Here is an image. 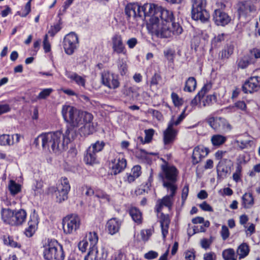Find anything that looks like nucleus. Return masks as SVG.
Instances as JSON below:
<instances>
[{"label": "nucleus", "mask_w": 260, "mask_h": 260, "mask_svg": "<svg viewBox=\"0 0 260 260\" xmlns=\"http://www.w3.org/2000/svg\"><path fill=\"white\" fill-rule=\"evenodd\" d=\"M39 218L35 210L30 214L28 222V227L25 229L24 234L27 237H32L38 229Z\"/></svg>", "instance_id": "aec40b11"}, {"label": "nucleus", "mask_w": 260, "mask_h": 260, "mask_svg": "<svg viewBox=\"0 0 260 260\" xmlns=\"http://www.w3.org/2000/svg\"><path fill=\"white\" fill-rule=\"evenodd\" d=\"M158 255V254L156 251L150 250L144 254V257L148 260H151L156 258Z\"/></svg>", "instance_id": "052dcab7"}, {"label": "nucleus", "mask_w": 260, "mask_h": 260, "mask_svg": "<svg viewBox=\"0 0 260 260\" xmlns=\"http://www.w3.org/2000/svg\"><path fill=\"white\" fill-rule=\"evenodd\" d=\"M260 89V77L258 76L250 78L242 86V90L245 93L256 92Z\"/></svg>", "instance_id": "412c9836"}, {"label": "nucleus", "mask_w": 260, "mask_h": 260, "mask_svg": "<svg viewBox=\"0 0 260 260\" xmlns=\"http://www.w3.org/2000/svg\"><path fill=\"white\" fill-rule=\"evenodd\" d=\"M159 222L160 223L162 238L164 240H165L168 234V230L170 223V220L168 215L161 213V216Z\"/></svg>", "instance_id": "cd10ccee"}, {"label": "nucleus", "mask_w": 260, "mask_h": 260, "mask_svg": "<svg viewBox=\"0 0 260 260\" xmlns=\"http://www.w3.org/2000/svg\"><path fill=\"white\" fill-rule=\"evenodd\" d=\"M79 249L82 252H84L89 248V244L87 240L85 239L80 241L78 244Z\"/></svg>", "instance_id": "5fc2aeb1"}, {"label": "nucleus", "mask_w": 260, "mask_h": 260, "mask_svg": "<svg viewBox=\"0 0 260 260\" xmlns=\"http://www.w3.org/2000/svg\"><path fill=\"white\" fill-rule=\"evenodd\" d=\"M103 85L110 89H116L119 86L118 76L109 71H104L101 74Z\"/></svg>", "instance_id": "f3484780"}, {"label": "nucleus", "mask_w": 260, "mask_h": 260, "mask_svg": "<svg viewBox=\"0 0 260 260\" xmlns=\"http://www.w3.org/2000/svg\"><path fill=\"white\" fill-rule=\"evenodd\" d=\"M182 30V28L180 24L175 22L173 20L168 25L161 26L160 30L156 35L161 38H168L171 37L173 35H179L181 34Z\"/></svg>", "instance_id": "9d476101"}, {"label": "nucleus", "mask_w": 260, "mask_h": 260, "mask_svg": "<svg viewBox=\"0 0 260 260\" xmlns=\"http://www.w3.org/2000/svg\"><path fill=\"white\" fill-rule=\"evenodd\" d=\"M177 131L168 124L167 129L164 132V143L165 145H169L173 143L175 141Z\"/></svg>", "instance_id": "393cba45"}, {"label": "nucleus", "mask_w": 260, "mask_h": 260, "mask_svg": "<svg viewBox=\"0 0 260 260\" xmlns=\"http://www.w3.org/2000/svg\"><path fill=\"white\" fill-rule=\"evenodd\" d=\"M71 189L69 181L67 178L62 177L56 187L50 186L48 188L49 193H55L56 201L59 203L66 200Z\"/></svg>", "instance_id": "0eeeda50"}, {"label": "nucleus", "mask_w": 260, "mask_h": 260, "mask_svg": "<svg viewBox=\"0 0 260 260\" xmlns=\"http://www.w3.org/2000/svg\"><path fill=\"white\" fill-rule=\"evenodd\" d=\"M85 240L88 241L89 248L87 255L84 257V260H87L88 258L95 259V255H99L97 248V243L99 240L98 234L95 232H90L87 234Z\"/></svg>", "instance_id": "f8f14e48"}, {"label": "nucleus", "mask_w": 260, "mask_h": 260, "mask_svg": "<svg viewBox=\"0 0 260 260\" xmlns=\"http://www.w3.org/2000/svg\"><path fill=\"white\" fill-rule=\"evenodd\" d=\"M117 66L120 74L125 75L127 71L126 61L123 58L119 57L117 61Z\"/></svg>", "instance_id": "e433bc0d"}, {"label": "nucleus", "mask_w": 260, "mask_h": 260, "mask_svg": "<svg viewBox=\"0 0 260 260\" xmlns=\"http://www.w3.org/2000/svg\"><path fill=\"white\" fill-rule=\"evenodd\" d=\"M197 87V81L194 77H189L186 81L183 90L185 92H191L195 90Z\"/></svg>", "instance_id": "72a5a7b5"}, {"label": "nucleus", "mask_w": 260, "mask_h": 260, "mask_svg": "<svg viewBox=\"0 0 260 260\" xmlns=\"http://www.w3.org/2000/svg\"><path fill=\"white\" fill-rule=\"evenodd\" d=\"M141 167L139 165L133 167L131 170V173L136 178H138L141 174Z\"/></svg>", "instance_id": "680f3d73"}, {"label": "nucleus", "mask_w": 260, "mask_h": 260, "mask_svg": "<svg viewBox=\"0 0 260 260\" xmlns=\"http://www.w3.org/2000/svg\"><path fill=\"white\" fill-rule=\"evenodd\" d=\"M151 234L152 231L151 230H142L141 232V236L144 241H147Z\"/></svg>", "instance_id": "338daca9"}, {"label": "nucleus", "mask_w": 260, "mask_h": 260, "mask_svg": "<svg viewBox=\"0 0 260 260\" xmlns=\"http://www.w3.org/2000/svg\"><path fill=\"white\" fill-rule=\"evenodd\" d=\"M254 62L255 60L253 58H251L248 56H244L239 60L238 67L239 68L244 69L246 68L250 64Z\"/></svg>", "instance_id": "c9c22d12"}, {"label": "nucleus", "mask_w": 260, "mask_h": 260, "mask_svg": "<svg viewBox=\"0 0 260 260\" xmlns=\"http://www.w3.org/2000/svg\"><path fill=\"white\" fill-rule=\"evenodd\" d=\"M250 251V248L246 243H242L237 248L236 253L239 256V259H241L246 257Z\"/></svg>", "instance_id": "2f4dec72"}, {"label": "nucleus", "mask_w": 260, "mask_h": 260, "mask_svg": "<svg viewBox=\"0 0 260 260\" xmlns=\"http://www.w3.org/2000/svg\"><path fill=\"white\" fill-rule=\"evenodd\" d=\"M78 45V38L75 32H70L64 37L63 41V47L67 54L72 55L77 49Z\"/></svg>", "instance_id": "9b49d317"}, {"label": "nucleus", "mask_w": 260, "mask_h": 260, "mask_svg": "<svg viewBox=\"0 0 260 260\" xmlns=\"http://www.w3.org/2000/svg\"><path fill=\"white\" fill-rule=\"evenodd\" d=\"M199 207L201 209L204 211L213 212V210L212 207L208 204L206 201L203 202L202 204H200Z\"/></svg>", "instance_id": "69168bd1"}, {"label": "nucleus", "mask_w": 260, "mask_h": 260, "mask_svg": "<svg viewBox=\"0 0 260 260\" xmlns=\"http://www.w3.org/2000/svg\"><path fill=\"white\" fill-rule=\"evenodd\" d=\"M40 137L44 149L50 150L51 148L53 152L59 153L68 148L69 139H64L61 131L43 133L40 135Z\"/></svg>", "instance_id": "7ed1b4c3"}, {"label": "nucleus", "mask_w": 260, "mask_h": 260, "mask_svg": "<svg viewBox=\"0 0 260 260\" xmlns=\"http://www.w3.org/2000/svg\"><path fill=\"white\" fill-rule=\"evenodd\" d=\"M61 27L59 23H56L51 26L48 34L51 37H54L58 31L60 30Z\"/></svg>", "instance_id": "de8ad7c7"}, {"label": "nucleus", "mask_w": 260, "mask_h": 260, "mask_svg": "<svg viewBox=\"0 0 260 260\" xmlns=\"http://www.w3.org/2000/svg\"><path fill=\"white\" fill-rule=\"evenodd\" d=\"M154 133V130L152 128L145 130V142L149 143L153 137Z\"/></svg>", "instance_id": "4d7b16f0"}, {"label": "nucleus", "mask_w": 260, "mask_h": 260, "mask_svg": "<svg viewBox=\"0 0 260 260\" xmlns=\"http://www.w3.org/2000/svg\"><path fill=\"white\" fill-rule=\"evenodd\" d=\"M8 190L11 196H15L21 191V185L11 180L8 183Z\"/></svg>", "instance_id": "f704fd0d"}, {"label": "nucleus", "mask_w": 260, "mask_h": 260, "mask_svg": "<svg viewBox=\"0 0 260 260\" xmlns=\"http://www.w3.org/2000/svg\"><path fill=\"white\" fill-rule=\"evenodd\" d=\"M212 87V84L211 82L207 83L198 92L199 95H201L202 97L204 96L205 94L211 89Z\"/></svg>", "instance_id": "3c124183"}, {"label": "nucleus", "mask_w": 260, "mask_h": 260, "mask_svg": "<svg viewBox=\"0 0 260 260\" xmlns=\"http://www.w3.org/2000/svg\"><path fill=\"white\" fill-rule=\"evenodd\" d=\"M27 213L23 209L11 210L3 208L1 210L2 219L4 223L11 226L21 225L26 220Z\"/></svg>", "instance_id": "39448f33"}, {"label": "nucleus", "mask_w": 260, "mask_h": 260, "mask_svg": "<svg viewBox=\"0 0 260 260\" xmlns=\"http://www.w3.org/2000/svg\"><path fill=\"white\" fill-rule=\"evenodd\" d=\"M66 76L70 79L72 82H75L78 86L85 87L86 80L84 77L79 75L76 73L71 72H67Z\"/></svg>", "instance_id": "c85d7f7f"}, {"label": "nucleus", "mask_w": 260, "mask_h": 260, "mask_svg": "<svg viewBox=\"0 0 260 260\" xmlns=\"http://www.w3.org/2000/svg\"><path fill=\"white\" fill-rule=\"evenodd\" d=\"M43 46L45 53L49 52L51 51V45L48 40V37L47 34L45 35L44 37Z\"/></svg>", "instance_id": "864d4df0"}, {"label": "nucleus", "mask_w": 260, "mask_h": 260, "mask_svg": "<svg viewBox=\"0 0 260 260\" xmlns=\"http://www.w3.org/2000/svg\"><path fill=\"white\" fill-rule=\"evenodd\" d=\"M226 137L220 135H213L211 139L213 146H218L223 144L226 141Z\"/></svg>", "instance_id": "58836bf2"}, {"label": "nucleus", "mask_w": 260, "mask_h": 260, "mask_svg": "<svg viewBox=\"0 0 260 260\" xmlns=\"http://www.w3.org/2000/svg\"><path fill=\"white\" fill-rule=\"evenodd\" d=\"M216 255L215 253L213 252H210L206 253L204 255V260H216Z\"/></svg>", "instance_id": "774afa93"}, {"label": "nucleus", "mask_w": 260, "mask_h": 260, "mask_svg": "<svg viewBox=\"0 0 260 260\" xmlns=\"http://www.w3.org/2000/svg\"><path fill=\"white\" fill-rule=\"evenodd\" d=\"M80 225V218L76 214L68 215L62 220L63 230L66 234H74L79 228Z\"/></svg>", "instance_id": "1a4fd4ad"}, {"label": "nucleus", "mask_w": 260, "mask_h": 260, "mask_svg": "<svg viewBox=\"0 0 260 260\" xmlns=\"http://www.w3.org/2000/svg\"><path fill=\"white\" fill-rule=\"evenodd\" d=\"M237 11L240 18H249L252 13L256 12L255 5L250 1H243L238 3L237 6Z\"/></svg>", "instance_id": "4468645a"}, {"label": "nucleus", "mask_w": 260, "mask_h": 260, "mask_svg": "<svg viewBox=\"0 0 260 260\" xmlns=\"http://www.w3.org/2000/svg\"><path fill=\"white\" fill-rule=\"evenodd\" d=\"M220 235L222 239L223 240H226L230 236V232L228 228L225 225H223L221 226V230L220 231Z\"/></svg>", "instance_id": "13d9d810"}, {"label": "nucleus", "mask_w": 260, "mask_h": 260, "mask_svg": "<svg viewBox=\"0 0 260 260\" xmlns=\"http://www.w3.org/2000/svg\"><path fill=\"white\" fill-rule=\"evenodd\" d=\"M64 121L74 126L84 124L80 129L81 135H89L94 131V127L91 125L93 116L91 114L78 110L70 105H63L61 110Z\"/></svg>", "instance_id": "f03ea898"}, {"label": "nucleus", "mask_w": 260, "mask_h": 260, "mask_svg": "<svg viewBox=\"0 0 260 260\" xmlns=\"http://www.w3.org/2000/svg\"><path fill=\"white\" fill-rule=\"evenodd\" d=\"M208 153L207 148L203 146H197L193 150L192 155V164L193 165L199 163L203 158L206 157Z\"/></svg>", "instance_id": "5701e85b"}, {"label": "nucleus", "mask_w": 260, "mask_h": 260, "mask_svg": "<svg viewBox=\"0 0 260 260\" xmlns=\"http://www.w3.org/2000/svg\"><path fill=\"white\" fill-rule=\"evenodd\" d=\"M188 191L189 185L188 184H186L183 187L182 190L181 199L183 203L185 202L188 196Z\"/></svg>", "instance_id": "0e129e2a"}, {"label": "nucleus", "mask_w": 260, "mask_h": 260, "mask_svg": "<svg viewBox=\"0 0 260 260\" xmlns=\"http://www.w3.org/2000/svg\"><path fill=\"white\" fill-rule=\"evenodd\" d=\"M53 90L51 88L42 89L37 96V99L43 100L46 99L52 92Z\"/></svg>", "instance_id": "37998d69"}, {"label": "nucleus", "mask_w": 260, "mask_h": 260, "mask_svg": "<svg viewBox=\"0 0 260 260\" xmlns=\"http://www.w3.org/2000/svg\"><path fill=\"white\" fill-rule=\"evenodd\" d=\"M121 225V221L116 218L109 220L107 223L106 227L110 234L113 235L119 232Z\"/></svg>", "instance_id": "bb28decb"}, {"label": "nucleus", "mask_w": 260, "mask_h": 260, "mask_svg": "<svg viewBox=\"0 0 260 260\" xmlns=\"http://www.w3.org/2000/svg\"><path fill=\"white\" fill-rule=\"evenodd\" d=\"M21 136L18 134L12 135L3 134L0 135V145H12L19 142Z\"/></svg>", "instance_id": "b1692460"}, {"label": "nucleus", "mask_w": 260, "mask_h": 260, "mask_svg": "<svg viewBox=\"0 0 260 260\" xmlns=\"http://www.w3.org/2000/svg\"><path fill=\"white\" fill-rule=\"evenodd\" d=\"M206 7V0H192V18L194 20H200L202 22L207 21L209 18V14Z\"/></svg>", "instance_id": "6e6552de"}, {"label": "nucleus", "mask_w": 260, "mask_h": 260, "mask_svg": "<svg viewBox=\"0 0 260 260\" xmlns=\"http://www.w3.org/2000/svg\"><path fill=\"white\" fill-rule=\"evenodd\" d=\"M161 160L164 162L161 165V172L159 176L161 178L165 188L177 189L176 182L177 181L179 171L173 165H170L164 158Z\"/></svg>", "instance_id": "20e7f679"}, {"label": "nucleus", "mask_w": 260, "mask_h": 260, "mask_svg": "<svg viewBox=\"0 0 260 260\" xmlns=\"http://www.w3.org/2000/svg\"><path fill=\"white\" fill-rule=\"evenodd\" d=\"M254 203V198L251 193L246 192L242 197V205L245 209H249Z\"/></svg>", "instance_id": "7c9ffc66"}, {"label": "nucleus", "mask_w": 260, "mask_h": 260, "mask_svg": "<svg viewBox=\"0 0 260 260\" xmlns=\"http://www.w3.org/2000/svg\"><path fill=\"white\" fill-rule=\"evenodd\" d=\"M249 56L251 58L254 57L255 59L260 58V49L257 48H254L249 51Z\"/></svg>", "instance_id": "bf43d9fd"}, {"label": "nucleus", "mask_w": 260, "mask_h": 260, "mask_svg": "<svg viewBox=\"0 0 260 260\" xmlns=\"http://www.w3.org/2000/svg\"><path fill=\"white\" fill-rule=\"evenodd\" d=\"M32 0H28V1L26 4L24 9L22 10L21 12L19 13V15L22 17H26L30 12L31 11V2Z\"/></svg>", "instance_id": "09e8293b"}, {"label": "nucleus", "mask_w": 260, "mask_h": 260, "mask_svg": "<svg viewBox=\"0 0 260 260\" xmlns=\"http://www.w3.org/2000/svg\"><path fill=\"white\" fill-rule=\"evenodd\" d=\"M3 241L6 245L14 248L20 247V244L14 241L13 237L9 235H4L3 236Z\"/></svg>", "instance_id": "ea45409f"}, {"label": "nucleus", "mask_w": 260, "mask_h": 260, "mask_svg": "<svg viewBox=\"0 0 260 260\" xmlns=\"http://www.w3.org/2000/svg\"><path fill=\"white\" fill-rule=\"evenodd\" d=\"M129 214L133 220L137 224H140L142 221L141 211L136 207H132L129 210Z\"/></svg>", "instance_id": "473e14b6"}, {"label": "nucleus", "mask_w": 260, "mask_h": 260, "mask_svg": "<svg viewBox=\"0 0 260 260\" xmlns=\"http://www.w3.org/2000/svg\"><path fill=\"white\" fill-rule=\"evenodd\" d=\"M125 14L128 17L139 18L150 17L147 23V28L156 34L161 29V26L168 25L174 20L173 12L158 5L147 3L140 6L138 3H129L125 8Z\"/></svg>", "instance_id": "f257e3e1"}, {"label": "nucleus", "mask_w": 260, "mask_h": 260, "mask_svg": "<svg viewBox=\"0 0 260 260\" xmlns=\"http://www.w3.org/2000/svg\"><path fill=\"white\" fill-rule=\"evenodd\" d=\"M83 160L87 165H93L98 164L99 161L98 159L97 153L88 147L84 154Z\"/></svg>", "instance_id": "a878e982"}, {"label": "nucleus", "mask_w": 260, "mask_h": 260, "mask_svg": "<svg viewBox=\"0 0 260 260\" xmlns=\"http://www.w3.org/2000/svg\"><path fill=\"white\" fill-rule=\"evenodd\" d=\"M111 174L116 175L122 172L126 167V160L123 154L120 153L112 160Z\"/></svg>", "instance_id": "6ab92c4d"}, {"label": "nucleus", "mask_w": 260, "mask_h": 260, "mask_svg": "<svg viewBox=\"0 0 260 260\" xmlns=\"http://www.w3.org/2000/svg\"><path fill=\"white\" fill-rule=\"evenodd\" d=\"M231 166V160L225 158L220 160L216 167L217 179H223L226 178L230 172Z\"/></svg>", "instance_id": "a211bd4d"}, {"label": "nucleus", "mask_w": 260, "mask_h": 260, "mask_svg": "<svg viewBox=\"0 0 260 260\" xmlns=\"http://www.w3.org/2000/svg\"><path fill=\"white\" fill-rule=\"evenodd\" d=\"M184 256L186 260H194L195 251L193 249L187 250L184 253Z\"/></svg>", "instance_id": "e2e57ef3"}, {"label": "nucleus", "mask_w": 260, "mask_h": 260, "mask_svg": "<svg viewBox=\"0 0 260 260\" xmlns=\"http://www.w3.org/2000/svg\"><path fill=\"white\" fill-rule=\"evenodd\" d=\"M216 96L214 94H209L202 97V103L203 107L209 106L213 103V102L216 101Z\"/></svg>", "instance_id": "a19ab883"}, {"label": "nucleus", "mask_w": 260, "mask_h": 260, "mask_svg": "<svg viewBox=\"0 0 260 260\" xmlns=\"http://www.w3.org/2000/svg\"><path fill=\"white\" fill-rule=\"evenodd\" d=\"M168 192L169 195H166L162 198L161 200H158L157 204L155 206V210L157 213L161 211L163 206H166L170 209L173 205L174 202V197L175 196L177 189L166 188Z\"/></svg>", "instance_id": "dca6fc26"}, {"label": "nucleus", "mask_w": 260, "mask_h": 260, "mask_svg": "<svg viewBox=\"0 0 260 260\" xmlns=\"http://www.w3.org/2000/svg\"><path fill=\"white\" fill-rule=\"evenodd\" d=\"M224 40V34H219L217 36L215 37L212 40L211 44L212 46L216 47L219 45V43H221Z\"/></svg>", "instance_id": "8fccbe9b"}, {"label": "nucleus", "mask_w": 260, "mask_h": 260, "mask_svg": "<svg viewBox=\"0 0 260 260\" xmlns=\"http://www.w3.org/2000/svg\"><path fill=\"white\" fill-rule=\"evenodd\" d=\"M105 145L106 143L103 141L98 140L91 144L89 147L98 153L103 150Z\"/></svg>", "instance_id": "4c0bfd02"}, {"label": "nucleus", "mask_w": 260, "mask_h": 260, "mask_svg": "<svg viewBox=\"0 0 260 260\" xmlns=\"http://www.w3.org/2000/svg\"><path fill=\"white\" fill-rule=\"evenodd\" d=\"M209 125L214 130L228 132L232 129V126L228 120L222 117H211L208 120Z\"/></svg>", "instance_id": "ddd939ff"}, {"label": "nucleus", "mask_w": 260, "mask_h": 260, "mask_svg": "<svg viewBox=\"0 0 260 260\" xmlns=\"http://www.w3.org/2000/svg\"><path fill=\"white\" fill-rule=\"evenodd\" d=\"M235 251L233 248L224 249L222 252V256L224 260H231L235 257Z\"/></svg>", "instance_id": "79ce46f5"}, {"label": "nucleus", "mask_w": 260, "mask_h": 260, "mask_svg": "<svg viewBox=\"0 0 260 260\" xmlns=\"http://www.w3.org/2000/svg\"><path fill=\"white\" fill-rule=\"evenodd\" d=\"M43 248V256L45 260L64 259L65 255L62 246L57 240H48Z\"/></svg>", "instance_id": "423d86ee"}, {"label": "nucleus", "mask_w": 260, "mask_h": 260, "mask_svg": "<svg viewBox=\"0 0 260 260\" xmlns=\"http://www.w3.org/2000/svg\"><path fill=\"white\" fill-rule=\"evenodd\" d=\"M213 19L217 25L222 26L228 24L231 20V17L220 9H216L214 10Z\"/></svg>", "instance_id": "4be33fe9"}, {"label": "nucleus", "mask_w": 260, "mask_h": 260, "mask_svg": "<svg viewBox=\"0 0 260 260\" xmlns=\"http://www.w3.org/2000/svg\"><path fill=\"white\" fill-rule=\"evenodd\" d=\"M78 126L70 124V126H67L65 132L63 133L64 139H69V143L77 137V127Z\"/></svg>", "instance_id": "c756f323"}, {"label": "nucleus", "mask_w": 260, "mask_h": 260, "mask_svg": "<svg viewBox=\"0 0 260 260\" xmlns=\"http://www.w3.org/2000/svg\"><path fill=\"white\" fill-rule=\"evenodd\" d=\"M173 103L175 107H179L183 103V100L179 98L178 95L175 92H172L171 95Z\"/></svg>", "instance_id": "c03bdc74"}, {"label": "nucleus", "mask_w": 260, "mask_h": 260, "mask_svg": "<svg viewBox=\"0 0 260 260\" xmlns=\"http://www.w3.org/2000/svg\"><path fill=\"white\" fill-rule=\"evenodd\" d=\"M212 87V84L211 82L207 83L198 92L199 95H201L202 97L204 96L205 94L211 89Z\"/></svg>", "instance_id": "603ef678"}, {"label": "nucleus", "mask_w": 260, "mask_h": 260, "mask_svg": "<svg viewBox=\"0 0 260 260\" xmlns=\"http://www.w3.org/2000/svg\"><path fill=\"white\" fill-rule=\"evenodd\" d=\"M111 47L113 53L118 55H127V49L122 37L119 34H115L111 37Z\"/></svg>", "instance_id": "2eb2a0df"}, {"label": "nucleus", "mask_w": 260, "mask_h": 260, "mask_svg": "<svg viewBox=\"0 0 260 260\" xmlns=\"http://www.w3.org/2000/svg\"><path fill=\"white\" fill-rule=\"evenodd\" d=\"M95 196L99 199L104 200L107 202H109L111 198L109 195L107 194L103 190H96L95 192Z\"/></svg>", "instance_id": "49530a36"}, {"label": "nucleus", "mask_w": 260, "mask_h": 260, "mask_svg": "<svg viewBox=\"0 0 260 260\" xmlns=\"http://www.w3.org/2000/svg\"><path fill=\"white\" fill-rule=\"evenodd\" d=\"M164 54L168 61L173 62L175 55V52L174 50L170 48L167 49L164 51Z\"/></svg>", "instance_id": "a18cd8bd"}, {"label": "nucleus", "mask_w": 260, "mask_h": 260, "mask_svg": "<svg viewBox=\"0 0 260 260\" xmlns=\"http://www.w3.org/2000/svg\"><path fill=\"white\" fill-rule=\"evenodd\" d=\"M82 194H85L86 196H91L95 195V192L90 187L88 186H83L81 188Z\"/></svg>", "instance_id": "6e6d98bb"}]
</instances>
